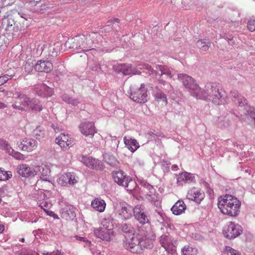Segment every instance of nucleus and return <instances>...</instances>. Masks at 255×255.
Returning a JSON list of instances; mask_svg holds the SVG:
<instances>
[{"label": "nucleus", "mask_w": 255, "mask_h": 255, "mask_svg": "<svg viewBox=\"0 0 255 255\" xmlns=\"http://www.w3.org/2000/svg\"><path fill=\"white\" fill-rule=\"evenodd\" d=\"M124 233L126 242L124 243L125 249L133 253H140L143 248H151V242L146 238L143 224H118Z\"/></svg>", "instance_id": "obj_1"}, {"label": "nucleus", "mask_w": 255, "mask_h": 255, "mask_svg": "<svg viewBox=\"0 0 255 255\" xmlns=\"http://www.w3.org/2000/svg\"><path fill=\"white\" fill-rule=\"evenodd\" d=\"M218 207L222 214L236 217L240 213L241 202L236 197L226 194L218 198Z\"/></svg>", "instance_id": "obj_2"}, {"label": "nucleus", "mask_w": 255, "mask_h": 255, "mask_svg": "<svg viewBox=\"0 0 255 255\" xmlns=\"http://www.w3.org/2000/svg\"><path fill=\"white\" fill-rule=\"evenodd\" d=\"M29 98L20 91H16L13 94L12 107L20 111H26Z\"/></svg>", "instance_id": "obj_3"}, {"label": "nucleus", "mask_w": 255, "mask_h": 255, "mask_svg": "<svg viewBox=\"0 0 255 255\" xmlns=\"http://www.w3.org/2000/svg\"><path fill=\"white\" fill-rule=\"evenodd\" d=\"M147 89L144 84L138 88H131L130 98L135 102L144 103L147 101Z\"/></svg>", "instance_id": "obj_4"}, {"label": "nucleus", "mask_w": 255, "mask_h": 255, "mask_svg": "<svg viewBox=\"0 0 255 255\" xmlns=\"http://www.w3.org/2000/svg\"><path fill=\"white\" fill-rule=\"evenodd\" d=\"M112 176L115 182L119 185L123 186L127 188V190L131 191V188H128L129 185L134 182L129 177L127 176L124 171L119 170L112 172Z\"/></svg>", "instance_id": "obj_5"}, {"label": "nucleus", "mask_w": 255, "mask_h": 255, "mask_svg": "<svg viewBox=\"0 0 255 255\" xmlns=\"http://www.w3.org/2000/svg\"><path fill=\"white\" fill-rule=\"evenodd\" d=\"M55 142L64 150H67L75 144L74 139L68 133H62L55 138Z\"/></svg>", "instance_id": "obj_6"}, {"label": "nucleus", "mask_w": 255, "mask_h": 255, "mask_svg": "<svg viewBox=\"0 0 255 255\" xmlns=\"http://www.w3.org/2000/svg\"><path fill=\"white\" fill-rule=\"evenodd\" d=\"M160 245L168 254L173 255L176 250L177 241H173L171 238L167 235H162L159 238Z\"/></svg>", "instance_id": "obj_7"}, {"label": "nucleus", "mask_w": 255, "mask_h": 255, "mask_svg": "<svg viewBox=\"0 0 255 255\" xmlns=\"http://www.w3.org/2000/svg\"><path fill=\"white\" fill-rule=\"evenodd\" d=\"M114 70L118 73H122L124 75L140 74L141 72L133 68L131 64L128 63L117 64L113 66Z\"/></svg>", "instance_id": "obj_8"}, {"label": "nucleus", "mask_w": 255, "mask_h": 255, "mask_svg": "<svg viewBox=\"0 0 255 255\" xmlns=\"http://www.w3.org/2000/svg\"><path fill=\"white\" fill-rule=\"evenodd\" d=\"M35 169L37 173L40 174V180H38L37 184L41 185L43 182H46L48 185L50 186V169L47 165L42 164L41 165L37 166Z\"/></svg>", "instance_id": "obj_9"}, {"label": "nucleus", "mask_w": 255, "mask_h": 255, "mask_svg": "<svg viewBox=\"0 0 255 255\" xmlns=\"http://www.w3.org/2000/svg\"><path fill=\"white\" fill-rule=\"evenodd\" d=\"M207 90L211 91L210 96L212 102L216 105H219L222 104V98L223 95L220 92L219 86L216 83L210 84L207 86Z\"/></svg>", "instance_id": "obj_10"}, {"label": "nucleus", "mask_w": 255, "mask_h": 255, "mask_svg": "<svg viewBox=\"0 0 255 255\" xmlns=\"http://www.w3.org/2000/svg\"><path fill=\"white\" fill-rule=\"evenodd\" d=\"M79 128L81 133L86 137L92 138L97 133L95 124L92 122H83L80 124Z\"/></svg>", "instance_id": "obj_11"}, {"label": "nucleus", "mask_w": 255, "mask_h": 255, "mask_svg": "<svg viewBox=\"0 0 255 255\" xmlns=\"http://www.w3.org/2000/svg\"><path fill=\"white\" fill-rule=\"evenodd\" d=\"M109 228L107 224H103V227L99 229H96L94 231V234L96 236L103 241H109L111 236L113 235L114 231L113 230V224Z\"/></svg>", "instance_id": "obj_12"}, {"label": "nucleus", "mask_w": 255, "mask_h": 255, "mask_svg": "<svg viewBox=\"0 0 255 255\" xmlns=\"http://www.w3.org/2000/svg\"><path fill=\"white\" fill-rule=\"evenodd\" d=\"M238 224H229L226 226L223 230V233L227 239H233L239 236L242 232V230L240 229Z\"/></svg>", "instance_id": "obj_13"}, {"label": "nucleus", "mask_w": 255, "mask_h": 255, "mask_svg": "<svg viewBox=\"0 0 255 255\" xmlns=\"http://www.w3.org/2000/svg\"><path fill=\"white\" fill-rule=\"evenodd\" d=\"M178 78L183 85L189 90L191 93L194 90L198 89V85L196 83L195 80L191 76L185 74H180Z\"/></svg>", "instance_id": "obj_14"}, {"label": "nucleus", "mask_w": 255, "mask_h": 255, "mask_svg": "<svg viewBox=\"0 0 255 255\" xmlns=\"http://www.w3.org/2000/svg\"><path fill=\"white\" fill-rule=\"evenodd\" d=\"M156 68V70H155L154 74H155L156 78L161 84L164 85L165 83V81L162 78V76L164 75L170 78H172L171 72L167 66L158 65Z\"/></svg>", "instance_id": "obj_15"}, {"label": "nucleus", "mask_w": 255, "mask_h": 255, "mask_svg": "<svg viewBox=\"0 0 255 255\" xmlns=\"http://www.w3.org/2000/svg\"><path fill=\"white\" fill-rule=\"evenodd\" d=\"M17 173L22 177L28 178L37 175V171L35 167H31L26 164H22L17 167Z\"/></svg>", "instance_id": "obj_16"}, {"label": "nucleus", "mask_w": 255, "mask_h": 255, "mask_svg": "<svg viewBox=\"0 0 255 255\" xmlns=\"http://www.w3.org/2000/svg\"><path fill=\"white\" fill-rule=\"evenodd\" d=\"M53 68L52 63L48 60H39L34 64V69L39 72H50Z\"/></svg>", "instance_id": "obj_17"}, {"label": "nucleus", "mask_w": 255, "mask_h": 255, "mask_svg": "<svg viewBox=\"0 0 255 255\" xmlns=\"http://www.w3.org/2000/svg\"><path fill=\"white\" fill-rule=\"evenodd\" d=\"M133 214L135 219L140 223H148L147 216L144 211L143 207L140 205L136 206L133 209Z\"/></svg>", "instance_id": "obj_18"}, {"label": "nucleus", "mask_w": 255, "mask_h": 255, "mask_svg": "<svg viewBox=\"0 0 255 255\" xmlns=\"http://www.w3.org/2000/svg\"><path fill=\"white\" fill-rule=\"evenodd\" d=\"M187 197L190 200L200 203L204 198L205 194L200 189L193 188L188 191Z\"/></svg>", "instance_id": "obj_19"}, {"label": "nucleus", "mask_w": 255, "mask_h": 255, "mask_svg": "<svg viewBox=\"0 0 255 255\" xmlns=\"http://www.w3.org/2000/svg\"><path fill=\"white\" fill-rule=\"evenodd\" d=\"M36 92L40 96L44 98L51 97L54 93L52 88L49 87L43 83L39 85L36 87Z\"/></svg>", "instance_id": "obj_20"}, {"label": "nucleus", "mask_w": 255, "mask_h": 255, "mask_svg": "<svg viewBox=\"0 0 255 255\" xmlns=\"http://www.w3.org/2000/svg\"><path fill=\"white\" fill-rule=\"evenodd\" d=\"M207 84L205 88L206 90L201 89L198 85V89H195L193 91L192 93H191L192 95L197 99H201V100H207L208 99L209 97L210 96V92L211 91H208L207 90V86L209 85Z\"/></svg>", "instance_id": "obj_21"}, {"label": "nucleus", "mask_w": 255, "mask_h": 255, "mask_svg": "<svg viewBox=\"0 0 255 255\" xmlns=\"http://www.w3.org/2000/svg\"><path fill=\"white\" fill-rule=\"evenodd\" d=\"M39 206L50 217L54 219H58V216L54 212L49 211V209L52 207V204L49 201L48 199H44L41 201H38Z\"/></svg>", "instance_id": "obj_22"}, {"label": "nucleus", "mask_w": 255, "mask_h": 255, "mask_svg": "<svg viewBox=\"0 0 255 255\" xmlns=\"http://www.w3.org/2000/svg\"><path fill=\"white\" fill-rule=\"evenodd\" d=\"M43 109L40 101L36 98H29L26 111H31L34 112H39Z\"/></svg>", "instance_id": "obj_23"}, {"label": "nucleus", "mask_w": 255, "mask_h": 255, "mask_svg": "<svg viewBox=\"0 0 255 255\" xmlns=\"http://www.w3.org/2000/svg\"><path fill=\"white\" fill-rule=\"evenodd\" d=\"M124 143L126 146L131 152H134L139 147V145L137 140L132 138H128L126 136L124 138Z\"/></svg>", "instance_id": "obj_24"}, {"label": "nucleus", "mask_w": 255, "mask_h": 255, "mask_svg": "<svg viewBox=\"0 0 255 255\" xmlns=\"http://www.w3.org/2000/svg\"><path fill=\"white\" fill-rule=\"evenodd\" d=\"M61 217L67 222H74L76 220L75 213L70 207H67L62 210Z\"/></svg>", "instance_id": "obj_25"}, {"label": "nucleus", "mask_w": 255, "mask_h": 255, "mask_svg": "<svg viewBox=\"0 0 255 255\" xmlns=\"http://www.w3.org/2000/svg\"><path fill=\"white\" fill-rule=\"evenodd\" d=\"M81 161L91 169H96L98 166L99 160L91 157L82 156Z\"/></svg>", "instance_id": "obj_26"}, {"label": "nucleus", "mask_w": 255, "mask_h": 255, "mask_svg": "<svg viewBox=\"0 0 255 255\" xmlns=\"http://www.w3.org/2000/svg\"><path fill=\"white\" fill-rule=\"evenodd\" d=\"M186 206L184 202L181 200L177 201L171 209L173 214L179 215L184 212Z\"/></svg>", "instance_id": "obj_27"}, {"label": "nucleus", "mask_w": 255, "mask_h": 255, "mask_svg": "<svg viewBox=\"0 0 255 255\" xmlns=\"http://www.w3.org/2000/svg\"><path fill=\"white\" fill-rule=\"evenodd\" d=\"M37 146V142L33 138H28L23 140L22 150L28 152L35 150Z\"/></svg>", "instance_id": "obj_28"}, {"label": "nucleus", "mask_w": 255, "mask_h": 255, "mask_svg": "<svg viewBox=\"0 0 255 255\" xmlns=\"http://www.w3.org/2000/svg\"><path fill=\"white\" fill-rule=\"evenodd\" d=\"M91 206L96 211L103 212L105 209L106 204L101 198H97L92 202Z\"/></svg>", "instance_id": "obj_29"}, {"label": "nucleus", "mask_w": 255, "mask_h": 255, "mask_svg": "<svg viewBox=\"0 0 255 255\" xmlns=\"http://www.w3.org/2000/svg\"><path fill=\"white\" fill-rule=\"evenodd\" d=\"M153 96L158 103H162L165 105L167 104L166 95L160 89L156 88L153 92Z\"/></svg>", "instance_id": "obj_30"}, {"label": "nucleus", "mask_w": 255, "mask_h": 255, "mask_svg": "<svg viewBox=\"0 0 255 255\" xmlns=\"http://www.w3.org/2000/svg\"><path fill=\"white\" fill-rule=\"evenodd\" d=\"M77 43L80 47L83 48H91L92 47L93 42L84 35L78 37Z\"/></svg>", "instance_id": "obj_31"}, {"label": "nucleus", "mask_w": 255, "mask_h": 255, "mask_svg": "<svg viewBox=\"0 0 255 255\" xmlns=\"http://www.w3.org/2000/svg\"><path fill=\"white\" fill-rule=\"evenodd\" d=\"M131 216V213L127 207L122 205L119 210V218L122 220H126L130 218Z\"/></svg>", "instance_id": "obj_32"}, {"label": "nucleus", "mask_w": 255, "mask_h": 255, "mask_svg": "<svg viewBox=\"0 0 255 255\" xmlns=\"http://www.w3.org/2000/svg\"><path fill=\"white\" fill-rule=\"evenodd\" d=\"M197 47L202 51H207L211 46L209 40H199L196 43Z\"/></svg>", "instance_id": "obj_33"}, {"label": "nucleus", "mask_w": 255, "mask_h": 255, "mask_svg": "<svg viewBox=\"0 0 255 255\" xmlns=\"http://www.w3.org/2000/svg\"><path fill=\"white\" fill-rule=\"evenodd\" d=\"M178 180L179 181H183L190 182L194 180V177L193 176V174L185 172L182 173L179 175Z\"/></svg>", "instance_id": "obj_34"}, {"label": "nucleus", "mask_w": 255, "mask_h": 255, "mask_svg": "<svg viewBox=\"0 0 255 255\" xmlns=\"http://www.w3.org/2000/svg\"><path fill=\"white\" fill-rule=\"evenodd\" d=\"M45 134V130L43 127L39 126L33 130V135L35 137L38 139L44 137Z\"/></svg>", "instance_id": "obj_35"}, {"label": "nucleus", "mask_w": 255, "mask_h": 255, "mask_svg": "<svg viewBox=\"0 0 255 255\" xmlns=\"http://www.w3.org/2000/svg\"><path fill=\"white\" fill-rule=\"evenodd\" d=\"M182 255H196L197 250L189 246H185L181 250Z\"/></svg>", "instance_id": "obj_36"}, {"label": "nucleus", "mask_w": 255, "mask_h": 255, "mask_svg": "<svg viewBox=\"0 0 255 255\" xmlns=\"http://www.w3.org/2000/svg\"><path fill=\"white\" fill-rule=\"evenodd\" d=\"M68 172L65 173L62 175L58 179L57 182L59 185L61 186H66L68 185Z\"/></svg>", "instance_id": "obj_37"}, {"label": "nucleus", "mask_w": 255, "mask_h": 255, "mask_svg": "<svg viewBox=\"0 0 255 255\" xmlns=\"http://www.w3.org/2000/svg\"><path fill=\"white\" fill-rule=\"evenodd\" d=\"M12 177V173L10 171H6L0 168V180L5 181Z\"/></svg>", "instance_id": "obj_38"}, {"label": "nucleus", "mask_w": 255, "mask_h": 255, "mask_svg": "<svg viewBox=\"0 0 255 255\" xmlns=\"http://www.w3.org/2000/svg\"><path fill=\"white\" fill-rule=\"evenodd\" d=\"M134 68L137 69L139 71H140L139 70L146 69L148 70L149 74L151 75H153L155 72V70H153L150 65L145 64H139Z\"/></svg>", "instance_id": "obj_39"}, {"label": "nucleus", "mask_w": 255, "mask_h": 255, "mask_svg": "<svg viewBox=\"0 0 255 255\" xmlns=\"http://www.w3.org/2000/svg\"><path fill=\"white\" fill-rule=\"evenodd\" d=\"M223 253L224 255H240L237 251L228 246L225 247Z\"/></svg>", "instance_id": "obj_40"}, {"label": "nucleus", "mask_w": 255, "mask_h": 255, "mask_svg": "<svg viewBox=\"0 0 255 255\" xmlns=\"http://www.w3.org/2000/svg\"><path fill=\"white\" fill-rule=\"evenodd\" d=\"M68 185H75L77 183H78V178L76 176L75 173L73 172H68Z\"/></svg>", "instance_id": "obj_41"}, {"label": "nucleus", "mask_w": 255, "mask_h": 255, "mask_svg": "<svg viewBox=\"0 0 255 255\" xmlns=\"http://www.w3.org/2000/svg\"><path fill=\"white\" fill-rule=\"evenodd\" d=\"M13 77V73H10V75L4 74L0 76V85L5 83L9 80L11 79Z\"/></svg>", "instance_id": "obj_42"}, {"label": "nucleus", "mask_w": 255, "mask_h": 255, "mask_svg": "<svg viewBox=\"0 0 255 255\" xmlns=\"http://www.w3.org/2000/svg\"><path fill=\"white\" fill-rule=\"evenodd\" d=\"M8 153L9 155H11L17 159L20 160L23 159V155L20 152L15 151L13 149H10L8 150Z\"/></svg>", "instance_id": "obj_43"}, {"label": "nucleus", "mask_w": 255, "mask_h": 255, "mask_svg": "<svg viewBox=\"0 0 255 255\" xmlns=\"http://www.w3.org/2000/svg\"><path fill=\"white\" fill-rule=\"evenodd\" d=\"M33 67H34V64L32 63L31 59H29L25 64V70L28 73H30L32 71Z\"/></svg>", "instance_id": "obj_44"}, {"label": "nucleus", "mask_w": 255, "mask_h": 255, "mask_svg": "<svg viewBox=\"0 0 255 255\" xmlns=\"http://www.w3.org/2000/svg\"><path fill=\"white\" fill-rule=\"evenodd\" d=\"M248 28L251 32L255 31V19H251L248 21Z\"/></svg>", "instance_id": "obj_45"}, {"label": "nucleus", "mask_w": 255, "mask_h": 255, "mask_svg": "<svg viewBox=\"0 0 255 255\" xmlns=\"http://www.w3.org/2000/svg\"><path fill=\"white\" fill-rule=\"evenodd\" d=\"M5 64L4 63L2 64V69L5 71V74H8V75H10V73H13V77L15 76V70L14 69H11L10 67H9V68H5Z\"/></svg>", "instance_id": "obj_46"}, {"label": "nucleus", "mask_w": 255, "mask_h": 255, "mask_svg": "<svg viewBox=\"0 0 255 255\" xmlns=\"http://www.w3.org/2000/svg\"><path fill=\"white\" fill-rule=\"evenodd\" d=\"M0 144L1 147L8 153V150L12 149L8 144V142L5 140H1Z\"/></svg>", "instance_id": "obj_47"}, {"label": "nucleus", "mask_w": 255, "mask_h": 255, "mask_svg": "<svg viewBox=\"0 0 255 255\" xmlns=\"http://www.w3.org/2000/svg\"><path fill=\"white\" fill-rule=\"evenodd\" d=\"M238 102L239 105L241 107L247 104V101L244 97L242 96H240V97L238 98Z\"/></svg>", "instance_id": "obj_48"}, {"label": "nucleus", "mask_w": 255, "mask_h": 255, "mask_svg": "<svg viewBox=\"0 0 255 255\" xmlns=\"http://www.w3.org/2000/svg\"><path fill=\"white\" fill-rule=\"evenodd\" d=\"M57 49H56L55 47H54L53 46H50L49 47V51L50 54L52 56H56L57 54V52L56 50Z\"/></svg>", "instance_id": "obj_49"}, {"label": "nucleus", "mask_w": 255, "mask_h": 255, "mask_svg": "<svg viewBox=\"0 0 255 255\" xmlns=\"http://www.w3.org/2000/svg\"><path fill=\"white\" fill-rule=\"evenodd\" d=\"M44 255H63L60 252H59L58 250H57L56 251H53L52 252H47L43 253Z\"/></svg>", "instance_id": "obj_50"}, {"label": "nucleus", "mask_w": 255, "mask_h": 255, "mask_svg": "<svg viewBox=\"0 0 255 255\" xmlns=\"http://www.w3.org/2000/svg\"><path fill=\"white\" fill-rule=\"evenodd\" d=\"M63 99L64 100L66 101L67 102L69 103H70L71 104H73V105H76L78 103V102L76 100H73L70 98H69L67 100L66 99V96H63Z\"/></svg>", "instance_id": "obj_51"}, {"label": "nucleus", "mask_w": 255, "mask_h": 255, "mask_svg": "<svg viewBox=\"0 0 255 255\" xmlns=\"http://www.w3.org/2000/svg\"><path fill=\"white\" fill-rule=\"evenodd\" d=\"M231 94H232V96L235 97V98H237L238 99L240 96L239 95L238 92L236 90H234V91H232Z\"/></svg>", "instance_id": "obj_52"}, {"label": "nucleus", "mask_w": 255, "mask_h": 255, "mask_svg": "<svg viewBox=\"0 0 255 255\" xmlns=\"http://www.w3.org/2000/svg\"><path fill=\"white\" fill-rule=\"evenodd\" d=\"M113 158V159H112L111 161L110 160H109L107 162L109 163V164L111 165H116V163L117 162L116 160L114 158V157H112Z\"/></svg>", "instance_id": "obj_53"}, {"label": "nucleus", "mask_w": 255, "mask_h": 255, "mask_svg": "<svg viewBox=\"0 0 255 255\" xmlns=\"http://www.w3.org/2000/svg\"><path fill=\"white\" fill-rule=\"evenodd\" d=\"M52 128H53V129L55 130V132H59L61 130H62V129H60L57 125H52Z\"/></svg>", "instance_id": "obj_54"}, {"label": "nucleus", "mask_w": 255, "mask_h": 255, "mask_svg": "<svg viewBox=\"0 0 255 255\" xmlns=\"http://www.w3.org/2000/svg\"><path fill=\"white\" fill-rule=\"evenodd\" d=\"M6 106L4 103L0 102V109H4L6 108Z\"/></svg>", "instance_id": "obj_55"}, {"label": "nucleus", "mask_w": 255, "mask_h": 255, "mask_svg": "<svg viewBox=\"0 0 255 255\" xmlns=\"http://www.w3.org/2000/svg\"><path fill=\"white\" fill-rule=\"evenodd\" d=\"M4 230L3 224H0V233H2Z\"/></svg>", "instance_id": "obj_56"}, {"label": "nucleus", "mask_w": 255, "mask_h": 255, "mask_svg": "<svg viewBox=\"0 0 255 255\" xmlns=\"http://www.w3.org/2000/svg\"><path fill=\"white\" fill-rule=\"evenodd\" d=\"M166 225H167V227H168L170 229H171V227H172L173 228L174 227V226H173L174 224H167Z\"/></svg>", "instance_id": "obj_57"}, {"label": "nucleus", "mask_w": 255, "mask_h": 255, "mask_svg": "<svg viewBox=\"0 0 255 255\" xmlns=\"http://www.w3.org/2000/svg\"><path fill=\"white\" fill-rule=\"evenodd\" d=\"M27 255H39V254L37 253H34L33 254L31 253V254H30V253H28L27 254Z\"/></svg>", "instance_id": "obj_58"}, {"label": "nucleus", "mask_w": 255, "mask_h": 255, "mask_svg": "<svg viewBox=\"0 0 255 255\" xmlns=\"http://www.w3.org/2000/svg\"><path fill=\"white\" fill-rule=\"evenodd\" d=\"M19 241L22 242H24L25 239H24V238H22Z\"/></svg>", "instance_id": "obj_59"}, {"label": "nucleus", "mask_w": 255, "mask_h": 255, "mask_svg": "<svg viewBox=\"0 0 255 255\" xmlns=\"http://www.w3.org/2000/svg\"><path fill=\"white\" fill-rule=\"evenodd\" d=\"M90 49H86V50H86V51H89V50H90Z\"/></svg>", "instance_id": "obj_60"}, {"label": "nucleus", "mask_w": 255, "mask_h": 255, "mask_svg": "<svg viewBox=\"0 0 255 255\" xmlns=\"http://www.w3.org/2000/svg\"><path fill=\"white\" fill-rule=\"evenodd\" d=\"M177 166L176 165V166H174V167H177Z\"/></svg>", "instance_id": "obj_61"}]
</instances>
